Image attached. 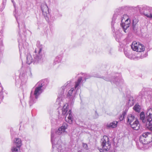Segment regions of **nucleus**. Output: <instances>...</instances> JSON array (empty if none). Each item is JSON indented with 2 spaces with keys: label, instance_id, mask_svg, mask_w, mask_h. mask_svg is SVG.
<instances>
[{
  "label": "nucleus",
  "instance_id": "14",
  "mask_svg": "<svg viewBox=\"0 0 152 152\" xmlns=\"http://www.w3.org/2000/svg\"><path fill=\"white\" fill-rule=\"evenodd\" d=\"M131 127L134 130H138L140 127V124L137 120H136L134 122L130 124Z\"/></svg>",
  "mask_w": 152,
  "mask_h": 152
},
{
  "label": "nucleus",
  "instance_id": "30",
  "mask_svg": "<svg viewBox=\"0 0 152 152\" xmlns=\"http://www.w3.org/2000/svg\"><path fill=\"white\" fill-rule=\"evenodd\" d=\"M124 52L125 56L128 58L131 59L132 58V56L130 54L129 52V51H126L125 49H124Z\"/></svg>",
  "mask_w": 152,
  "mask_h": 152
},
{
  "label": "nucleus",
  "instance_id": "21",
  "mask_svg": "<svg viewBox=\"0 0 152 152\" xmlns=\"http://www.w3.org/2000/svg\"><path fill=\"white\" fill-rule=\"evenodd\" d=\"M32 62H34V59L30 54H27L26 57V63L28 64H30Z\"/></svg>",
  "mask_w": 152,
  "mask_h": 152
},
{
  "label": "nucleus",
  "instance_id": "1",
  "mask_svg": "<svg viewBox=\"0 0 152 152\" xmlns=\"http://www.w3.org/2000/svg\"><path fill=\"white\" fill-rule=\"evenodd\" d=\"M67 126L66 123H64L62 126L56 131L55 133H53L52 130L51 140L52 143V148L54 149L53 150V152H66L64 145L59 140V138L58 137H57L58 136L57 135H60L64 134Z\"/></svg>",
  "mask_w": 152,
  "mask_h": 152
},
{
  "label": "nucleus",
  "instance_id": "10",
  "mask_svg": "<svg viewBox=\"0 0 152 152\" xmlns=\"http://www.w3.org/2000/svg\"><path fill=\"white\" fill-rule=\"evenodd\" d=\"M131 48L134 51L138 52H143L145 50V46L139 42H134L131 45Z\"/></svg>",
  "mask_w": 152,
  "mask_h": 152
},
{
  "label": "nucleus",
  "instance_id": "34",
  "mask_svg": "<svg viewBox=\"0 0 152 152\" xmlns=\"http://www.w3.org/2000/svg\"><path fill=\"white\" fill-rule=\"evenodd\" d=\"M95 118H97L98 117L99 115H98V114H97L96 111H95Z\"/></svg>",
  "mask_w": 152,
  "mask_h": 152
},
{
  "label": "nucleus",
  "instance_id": "35",
  "mask_svg": "<svg viewBox=\"0 0 152 152\" xmlns=\"http://www.w3.org/2000/svg\"><path fill=\"white\" fill-rule=\"evenodd\" d=\"M133 98L132 97H131L129 99V102L133 101Z\"/></svg>",
  "mask_w": 152,
  "mask_h": 152
},
{
  "label": "nucleus",
  "instance_id": "36",
  "mask_svg": "<svg viewBox=\"0 0 152 152\" xmlns=\"http://www.w3.org/2000/svg\"><path fill=\"white\" fill-rule=\"evenodd\" d=\"M12 3L13 4L14 7H15V3L14 1L13 0H12Z\"/></svg>",
  "mask_w": 152,
  "mask_h": 152
},
{
  "label": "nucleus",
  "instance_id": "41",
  "mask_svg": "<svg viewBox=\"0 0 152 152\" xmlns=\"http://www.w3.org/2000/svg\"><path fill=\"white\" fill-rule=\"evenodd\" d=\"M109 152H115V150L112 151H110Z\"/></svg>",
  "mask_w": 152,
  "mask_h": 152
},
{
  "label": "nucleus",
  "instance_id": "37",
  "mask_svg": "<svg viewBox=\"0 0 152 152\" xmlns=\"http://www.w3.org/2000/svg\"><path fill=\"white\" fill-rule=\"evenodd\" d=\"M148 98H150L151 99L152 98V96H151V95H148Z\"/></svg>",
  "mask_w": 152,
  "mask_h": 152
},
{
  "label": "nucleus",
  "instance_id": "27",
  "mask_svg": "<svg viewBox=\"0 0 152 152\" xmlns=\"http://www.w3.org/2000/svg\"><path fill=\"white\" fill-rule=\"evenodd\" d=\"M20 78L21 79L22 82L26 83L27 80V76L25 74H23L20 76Z\"/></svg>",
  "mask_w": 152,
  "mask_h": 152
},
{
  "label": "nucleus",
  "instance_id": "31",
  "mask_svg": "<svg viewBox=\"0 0 152 152\" xmlns=\"http://www.w3.org/2000/svg\"><path fill=\"white\" fill-rule=\"evenodd\" d=\"M85 81H86V79L89 78L91 77V76H90L89 75H88V74H85Z\"/></svg>",
  "mask_w": 152,
  "mask_h": 152
},
{
  "label": "nucleus",
  "instance_id": "20",
  "mask_svg": "<svg viewBox=\"0 0 152 152\" xmlns=\"http://www.w3.org/2000/svg\"><path fill=\"white\" fill-rule=\"evenodd\" d=\"M70 82L71 81H68L67 82L65 83L64 86L61 87V94H63L64 93V90L67 88H68L70 86Z\"/></svg>",
  "mask_w": 152,
  "mask_h": 152
},
{
  "label": "nucleus",
  "instance_id": "6",
  "mask_svg": "<svg viewBox=\"0 0 152 152\" xmlns=\"http://www.w3.org/2000/svg\"><path fill=\"white\" fill-rule=\"evenodd\" d=\"M137 9L141 14L144 15L148 18H152V12H151L152 8L147 6H138Z\"/></svg>",
  "mask_w": 152,
  "mask_h": 152
},
{
  "label": "nucleus",
  "instance_id": "39",
  "mask_svg": "<svg viewBox=\"0 0 152 152\" xmlns=\"http://www.w3.org/2000/svg\"><path fill=\"white\" fill-rule=\"evenodd\" d=\"M24 44H25L26 45H28L27 43L25 41L24 42Z\"/></svg>",
  "mask_w": 152,
  "mask_h": 152
},
{
  "label": "nucleus",
  "instance_id": "7",
  "mask_svg": "<svg viewBox=\"0 0 152 152\" xmlns=\"http://www.w3.org/2000/svg\"><path fill=\"white\" fill-rule=\"evenodd\" d=\"M101 142L102 148L99 149L100 152H103L104 151H107L109 150L111 147L110 142L109 138L106 136H104L101 139Z\"/></svg>",
  "mask_w": 152,
  "mask_h": 152
},
{
  "label": "nucleus",
  "instance_id": "2",
  "mask_svg": "<svg viewBox=\"0 0 152 152\" xmlns=\"http://www.w3.org/2000/svg\"><path fill=\"white\" fill-rule=\"evenodd\" d=\"M124 12L123 7H121L116 10V12L114 14L111 22V28L113 31H114V25L115 20L117 19L118 21L123 23V21H125L127 19H129L127 15H123Z\"/></svg>",
  "mask_w": 152,
  "mask_h": 152
},
{
  "label": "nucleus",
  "instance_id": "23",
  "mask_svg": "<svg viewBox=\"0 0 152 152\" xmlns=\"http://www.w3.org/2000/svg\"><path fill=\"white\" fill-rule=\"evenodd\" d=\"M68 104H65L62 108V114L63 115H65L66 113L68 110Z\"/></svg>",
  "mask_w": 152,
  "mask_h": 152
},
{
  "label": "nucleus",
  "instance_id": "42",
  "mask_svg": "<svg viewBox=\"0 0 152 152\" xmlns=\"http://www.w3.org/2000/svg\"><path fill=\"white\" fill-rule=\"evenodd\" d=\"M29 72H30V74H31V75H32V74L31 73V71H29Z\"/></svg>",
  "mask_w": 152,
  "mask_h": 152
},
{
  "label": "nucleus",
  "instance_id": "40",
  "mask_svg": "<svg viewBox=\"0 0 152 152\" xmlns=\"http://www.w3.org/2000/svg\"><path fill=\"white\" fill-rule=\"evenodd\" d=\"M141 92H140L139 93V95L140 96H141ZM141 96H142V95H141ZM142 96H141V97H142Z\"/></svg>",
  "mask_w": 152,
  "mask_h": 152
},
{
  "label": "nucleus",
  "instance_id": "8",
  "mask_svg": "<svg viewBox=\"0 0 152 152\" xmlns=\"http://www.w3.org/2000/svg\"><path fill=\"white\" fill-rule=\"evenodd\" d=\"M139 141L143 144H147L152 142V133L145 132L139 137Z\"/></svg>",
  "mask_w": 152,
  "mask_h": 152
},
{
  "label": "nucleus",
  "instance_id": "9",
  "mask_svg": "<svg viewBox=\"0 0 152 152\" xmlns=\"http://www.w3.org/2000/svg\"><path fill=\"white\" fill-rule=\"evenodd\" d=\"M140 119L142 122L151 130H152V124L151 121L147 120V115L145 117L144 112H142L140 114Z\"/></svg>",
  "mask_w": 152,
  "mask_h": 152
},
{
  "label": "nucleus",
  "instance_id": "28",
  "mask_svg": "<svg viewBox=\"0 0 152 152\" xmlns=\"http://www.w3.org/2000/svg\"><path fill=\"white\" fill-rule=\"evenodd\" d=\"M11 151L12 152H20V148L14 146L12 147Z\"/></svg>",
  "mask_w": 152,
  "mask_h": 152
},
{
  "label": "nucleus",
  "instance_id": "3",
  "mask_svg": "<svg viewBox=\"0 0 152 152\" xmlns=\"http://www.w3.org/2000/svg\"><path fill=\"white\" fill-rule=\"evenodd\" d=\"M45 81H46V80H43L38 82L37 84L38 86L35 88L34 92H33L32 91L31 92L30 100L29 101L30 106L33 103L35 102V100L33 99V96H34L36 99H37L38 96L42 93V88L45 87Z\"/></svg>",
  "mask_w": 152,
  "mask_h": 152
},
{
  "label": "nucleus",
  "instance_id": "32",
  "mask_svg": "<svg viewBox=\"0 0 152 152\" xmlns=\"http://www.w3.org/2000/svg\"><path fill=\"white\" fill-rule=\"evenodd\" d=\"M117 78H115V79L114 81V80H111L108 79H105V80L107 81H113L115 83L116 82V80H117Z\"/></svg>",
  "mask_w": 152,
  "mask_h": 152
},
{
  "label": "nucleus",
  "instance_id": "4",
  "mask_svg": "<svg viewBox=\"0 0 152 152\" xmlns=\"http://www.w3.org/2000/svg\"><path fill=\"white\" fill-rule=\"evenodd\" d=\"M82 77H79L77 81L75 82V88H72L69 90L68 92L66 98L68 99V102L69 103L73 104L75 100V98L77 94V91L75 89L79 86V84L82 81ZM78 88L77 89V90Z\"/></svg>",
  "mask_w": 152,
  "mask_h": 152
},
{
  "label": "nucleus",
  "instance_id": "5",
  "mask_svg": "<svg viewBox=\"0 0 152 152\" xmlns=\"http://www.w3.org/2000/svg\"><path fill=\"white\" fill-rule=\"evenodd\" d=\"M43 48L42 45H37V48L35 49L34 54V61L35 64L41 63L42 61V55L41 51Z\"/></svg>",
  "mask_w": 152,
  "mask_h": 152
},
{
  "label": "nucleus",
  "instance_id": "19",
  "mask_svg": "<svg viewBox=\"0 0 152 152\" xmlns=\"http://www.w3.org/2000/svg\"><path fill=\"white\" fill-rule=\"evenodd\" d=\"M14 145L17 147L20 148L22 145V141L20 138H15L14 141Z\"/></svg>",
  "mask_w": 152,
  "mask_h": 152
},
{
  "label": "nucleus",
  "instance_id": "29",
  "mask_svg": "<svg viewBox=\"0 0 152 152\" xmlns=\"http://www.w3.org/2000/svg\"><path fill=\"white\" fill-rule=\"evenodd\" d=\"M127 112L126 111H123L122 113L119 116V119L120 121L123 120L125 116L126 115Z\"/></svg>",
  "mask_w": 152,
  "mask_h": 152
},
{
  "label": "nucleus",
  "instance_id": "17",
  "mask_svg": "<svg viewBox=\"0 0 152 152\" xmlns=\"http://www.w3.org/2000/svg\"><path fill=\"white\" fill-rule=\"evenodd\" d=\"M14 15L18 23V26L19 30L22 29L23 31L24 32L25 31V23L23 22H21V23H19L18 20V18L16 17V15L15 14H14Z\"/></svg>",
  "mask_w": 152,
  "mask_h": 152
},
{
  "label": "nucleus",
  "instance_id": "43",
  "mask_svg": "<svg viewBox=\"0 0 152 152\" xmlns=\"http://www.w3.org/2000/svg\"><path fill=\"white\" fill-rule=\"evenodd\" d=\"M78 152H81V151L80 150L78 151Z\"/></svg>",
  "mask_w": 152,
  "mask_h": 152
},
{
  "label": "nucleus",
  "instance_id": "16",
  "mask_svg": "<svg viewBox=\"0 0 152 152\" xmlns=\"http://www.w3.org/2000/svg\"><path fill=\"white\" fill-rule=\"evenodd\" d=\"M135 119L134 116L131 114H130L128 115L127 118V123L129 124L133 123L132 122Z\"/></svg>",
  "mask_w": 152,
  "mask_h": 152
},
{
  "label": "nucleus",
  "instance_id": "15",
  "mask_svg": "<svg viewBox=\"0 0 152 152\" xmlns=\"http://www.w3.org/2000/svg\"><path fill=\"white\" fill-rule=\"evenodd\" d=\"M147 120L152 122V109L149 107L147 110L146 113Z\"/></svg>",
  "mask_w": 152,
  "mask_h": 152
},
{
  "label": "nucleus",
  "instance_id": "33",
  "mask_svg": "<svg viewBox=\"0 0 152 152\" xmlns=\"http://www.w3.org/2000/svg\"><path fill=\"white\" fill-rule=\"evenodd\" d=\"M83 147L86 148V149H87L88 148L87 145L85 143H83Z\"/></svg>",
  "mask_w": 152,
  "mask_h": 152
},
{
  "label": "nucleus",
  "instance_id": "22",
  "mask_svg": "<svg viewBox=\"0 0 152 152\" xmlns=\"http://www.w3.org/2000/svg\"><path fill=\"white\" fill-rule=\"evenodd\" d=\"M118 122L116 121H114L107 125V126L110 128H115L116 127L117 125Z\"/></svg>",
  "mask_w": 152,
  "mask_h": 152
},
{
  "label": "nucleus",
  "instance_id": "44",
  "mask_svg": "<svg viewBox=\"0 0 152 152\" xmlns=\"http://www.w3.org/2000/svg\"><path fill=\"white\" fill-rule=\"evenodd\" d=\"M20 39H21V36H20Z\"/></svg>",
  "mask_w": 152,
  "mask_h": 152
},
{
  "label": "nucleus",
  "instance_id": "13",
  "mask_svg": "<svg viewBox=\"0 0 152 152\" xmlns=\"http://www.w3.org/2000/svg\"><path fill=\"white\" fill-rule=\"evenodd\" d=\"M65 119L66 122L69 124L72 123L73 118L71 110H69L66 114L65 117Z\"/></svg>",
  "mask_w": 152,
  "mask_h": 152
},
{
  "label": "nucleus",
  "instance_id": "26",
  "mask_svg": "<svg viewBox=\"0 0 152 152\" xmlns=\"http://www.w3.org/2000/svg\"><path fill=\"white\" fill-rule=\"evenodd\" d=\"M133 109L135 111L140 112L141 109V107L138 104H136L133 107Z\"/></svg>",
  "mask_w": 152,
  "mask_h": 152
},
{
  "label": "nucleus",
  "instance_id": "12",
  "mask_svg": "<svg viewBox=\"0 0 152 152\" xmlns=\"http://www.w3.org/2000/svg\"><path fill=\"white\" fill-rule=\"evenodd\" d=\"M130 23V20H129V19H127L125 21H123V23L120 24L121 26L125 32H126V30L129 27Z\"/></svg>",
  "mask_w": 152,
  "mask_h": 152
},
{
  "label": "nucleus",
  "instance_id": "38",
  "mask_svg": "<svg viewBox=\"0 0 152 152\" xmlns=\"http://www.w3.org/2000/svg\"><path fill=\"white\" fill-rule=\"evenodd\" d=\"M95 77H100L99 76V75H97V76H94Z\"/></svg>",
  "mask_w": 152,
  "mask_h": 152
},
{
  "label": "nucleus",
  "instance_id": "24",
  "mask_svg": "<svg viewBox=\"0 0 152 152\" xmlns=\"http://www.w3.org/2000/svg\"><path fill=\"white\" fill-rule=\"evenodd\" d=\"M22 42V41L21 39H19L18 40V43H19V49H20V55L21 54H20V48H21V50H22V46H23V48H24V49H25L26 48H27V46H26L24 45L23 43Z\"/></svg>",
  "mask_w": 152,
  "mask_h": 152
},
{
  "label": "nucleus",
  "instance_id": "18",
  "mask_svg": "<svg viewBox=\"0 0 152 152\" xmlns=\"http://www.w3.org/2000/svg\"><path fill=\"white\" fill-rule=\"evenodd\" d=\"M138 20L136 19H133L132 23V28L134 31H136L138 28V26L137 24Z\"/></svg>",
  "mask_w": 152,
  "mask_h": 152
},
{
  "label": "nucleus",
  "instance_id": "11",
  "mask_svg": "<svg viewBox=\"0 0 152 152\" xmlns=\"http://www.w3.org/2000/svg\"><path fill=\"white\" fill-rule=\"evenodd\" d=\"M41 9L42 11V14L45 18L47 19L49 18V12L48 8L47 5L44 4H42L41 5Z\"/></svg>",
  "mask_w": 152,
  "mask_h": 152
},
{
  "label": "nucleus",
  "instance_id": "25",
  "mask_svg": "<svg viewBox=\"0 0 152 152\" xmlns=\"http://www.w3.org/2000/svg\"><path fill=\"white\" fill-rule=\"evenodd\" d=\"M61 60V57L60 56H57L55 58L53 64H56L57 63L60 62Z\"/></svg>",
  "mask_w": 152,
  "mask_h": 152
}]
</instances>
